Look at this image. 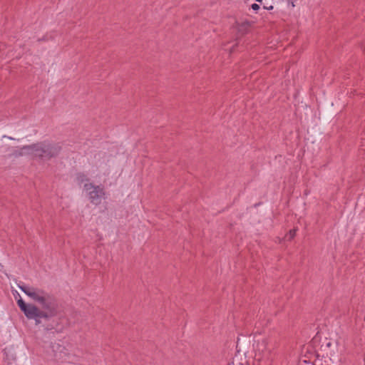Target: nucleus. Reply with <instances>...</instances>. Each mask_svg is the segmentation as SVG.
I'll list each match as a JSON object with an SVG mask.
<instances>
[{"label": "nucleus", "instance_id": "nucleus-9", "mask_svg": "<svg viewBox=\"0 0 365 365\" xmlns=\"http://www.w3.org/2000/svg\"><path fill=\"white\" fill-rule=\"evenodd\" d=\"M58 346V349H60V351H61L64 348L61 346Z\"/></svg>", "mask_w": 365, "mask_h": 365}, {"label": "nucleus", "instance_id": "nucleus-2", "mask_svg": "<svg viewBox=\"0 0 365 365\" xmlns=\"http://www.w3.org/2000/svg\"><path fill=\"white\" fill-rule=\"evenodd\" d=\"M60 143L45 140L37 143L25 145L16 148L13 155L15 157L27 156L30 158H39L43 160H49L56 157L61 150Z\"/></svg>", "mask_w": 365, "mask_h": 365}, {"label": "nucleus", "instance_id": "nucleus-3", "mask_svg": "<svg viewBox=\"0 0 365 365\" xmlns=\"http://www.w3.org/2000/svg\"><path fill=\"white\" fill-rule=\"evenodd\" d=\"M83 191L92 205H98L101 203L102 200L105 199L104 189L93 183H85Z\"/></svg>", "mask_w": 365, "mask_h": 365}, {"label": "nucleus", "instance_id": "nucleus-6", "mask_svg": "<svg viewBox=\"0 0 365 365\" xmlns=\"http://www.w3.org/2000/svg\"><path fill=\"white\" fill-rule=\"evenodd\" d=\"M12 349H6L5 354L6 355L7 360L9 361L15 360L16 357L12 353Z\"/></svg>", "mask_w": 365, "mask_h": 365}, {"label": "nucleus", "instance_id": "nucleus-1", "mask_svg": "<svg viewBox=\"0 0 365 365\" xmlns=\"http://www.w3.org/2000/svg\"><path fill=\"white\" fill-rule=\"evenodd\" d=\"M19 288L29 298L39 303L42 309H39L33 304H26L20 297L17 304L21 312L29 319H34L36 324L41 322V319H48L56 314V304L54 299L43 289L31 287L24 284H19Z\"/></svg>", "mask_w": 365, "mask_h": 365}, {"label": "nucleus", "instance_id": "nucleus-5", "mask_svg": "<svg viewBox=\"0 0 365 365\" xmlns=\"http://www.w3.org/2000/svg\"><path fill=\"white\" fill-rule=\"evenodd\" d=\"M237 26V29L240 32H245L249 27V23L247 21H245L240 24H238Z\"/></svg>", "mask_w": 365, "mask_h": 365}, {"label": "nucleus", "instance_id": "nucleus-4", "mask_svg": "<svg viewBox=\"0 0 365 365\" xmlns=\"http://www.w3.org/2000/svg\"><path fill=\"white\" fill-rule=\"evenodd\" d=\"M255 359L258 361L267 360L269 357L272 347L269 344L267 339H262L258 341L255 346Z\"/></svg>", "mask_w": 365, "mask_h": 365}, {"label": "nucleus", "instance_id": "nucleus-7", "mask_svg": "<svg viewBox=\"0 0 365 365\" xmlns=\"http://www.w3.org/2000/svg\"><path fill=\"white\" fill-rule=\"evenodd\" d=\"M296 232H297V231H296V230H294H294H290V231H289V234H287V235L286 238H287L288 240H292V239L294 237L295 235H296Z\"/></svg>", "mask_w": 365, "mask_h": 365}, {"label": "nucleus", "instance_id": "nucleus-8", "mask_svg": "<svg viewBox=\"0 0 365 365\" xmlns=\"http://www.w3.org/2000/svg\"><path fill=\"white\" fill-rule=\"evenodd\" d=\"M252 9L253 10H258L259 9V6L258 4H253L252 5Z\"/></svg>", "mask_w": 365, "mask_h": 365}]
</instances>
